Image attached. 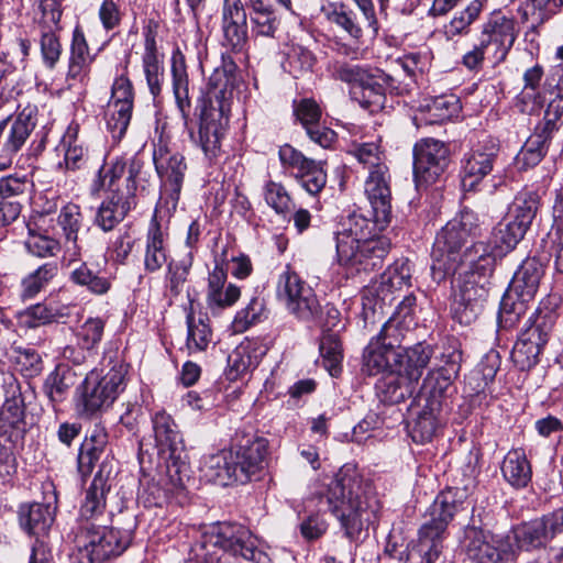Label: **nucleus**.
<instances>
[{
	"label": "nucleus",
	"instance_id": "052dcab7",
	"mask_svg": "<svg viewBox=\"0 0 563 563\" xmlns=\"http://www.w3.org/2000/svg\"><path fill=\"white\" fill-rule=\"evenodd\" d=\"M316 58L313 54L302 46H292L287 53L285 68L294 77H299L312 70Z\"/></svg>",
	"mask_w": 563,
	"mask_h": 563
},
{
	"label": "nucleus",
	"instance_id": "39448f33",
	"mask_svg": "<svg viewBox=\"0 0 563 563\" xmlns=\"http://www.w3.org/2000/svg\"><path fill=\"white\" fill-rule=\"evenodd\" d=\"M267 450V441L256 438L246 444L205 455L200 472L207 481L222 486L245 484L264 468Z\"/></svg>",
	"mask_w": 563,
	"mask_h": 563
},
{
	"label": "nucleus",
	"instance_id": "6e6d98bb",
	"mask_svg": "<svg viewBox=\"0 0 563 563\" xmlns=\"http://www.w3.org/2000/svg\"><path fill=\"white\" fill-rule=\"evenodd\" d=\"M373 68L358 64H350L346 62H335L332 67V76L343 81L354 89L353 93H357L356 89L364 84L368 74Z\"/></svg>",
	"mask_w": 563,
	"mask_h": 563
},
{
	"label": "nucleus",
	"instance_id": "338daca9",
	"mask_svg": "<svg viewBox=\"0 0 563 563\" xmlns=\"http://www.w3.org/2000/svg\"><path fill=\"white\" fill-rule=\"evenodd\" d=\"M258 354H228L225 376L234 382L243 377L260 363Z\"/></svg>",
	"mask_w": 563,
	"mask_h": 563
},
{
	"label": "nucleus",
	"instance_id": "f3484780",
	"mask_svg": "<svg viewBox=\"0 0 563 563\" xmlns=\"http://www.w3.org/2000/svg\"><path fill=\"white\" fill-rule=\"evenodd\" d=\"M156 172L163 183V194L159 210L166 209L173 213L178 205L179 196L187 170L185 157L178 153L163 154L162 148L154 152Z\"/></svg>",
	"mask_w": 563,
	"mask_h": 563
},
{
	"label": "nucleus",
	"instance_id": "f257e3e1",
	"mask_svg": "<svg viewBox=\"0 0 563 563\" xmlns=\"http://www.w3.org/2000/svg\"><path fill=\"white\" fill-rule=\"evenodd\" d=\"M456 488L441 492L424 514L417 541L405 543L400 533L390 531L379 563H434L443 550L448 527L462 506Z\"/></svg>",
	"mask_w": 563,
	"mask_h": 563
},
{
	"label": "nucleus",
	"instance_id": "774afa93",
	"mask_svg": "<svg viewBox=\"0 0 563 563\" xmlns=\"http://www.w3.org/2000/svg\"><path fill=\"white\" fill-rule=\"evenodd\" d=\"M416 310V297L412 294L408 295L397 305L395 312L388 320L406 331H410L417 325Z\"/></svg>",
	"mask_w": 563,
	"mask_h": 563
},
{
	"label": "nucleus",
	"instance_id": "c756f323",
	"mask_svg": "<svg viewBox=\"0 0 563 563\" xmlns=\"http://www.w3.org/2000/svg\"><path fill=\"white\" fill-rule=\"evenodd\" d=\"M543 275V263L536 257H528L515 273L508 289L532 302Z\"/></svg>",
	"mask_w": 563,
	"mask_h": 563
},
{
	"label": "nucleus",
	"instance_id": "8fccbe9b",
	"mask_svg": "<svg viewBox=\"0 0 563 563\" xmlns=\"http://www.w3.org/2000/svg\"><path fill=\"white\" fill-rule=\"evenodd\" d=\"M71 373L65 365H57L44 383V391L53 404L62 402L73 384Z\"/></svg>",
	"mask_w": 563,
	"mask_h": 563
},
{
	"label": "nucleus",
	"instance_id": "5fc2aeb1",
	"mask_svg": "<svg viewBox=\"0 0 563 563\" xmlns=\"http://www.w3.org/2000/svg\"><path fill=\"white\" fill-rule=\"evenodd\" d=\"M268 317L265 300L258 296L253 297L247 306L241 309L233 320L235 331H245L250 325L261 322Z\"/></svg>",
	"mask_w": 563,
	"mask_h": 563
},
{
	"label": "nucleus",
	"instance_id": "69168bd1",
	"mask_svg": "<svg viewBox=\"0 0 563 563\" xmlns=\"http://www.w3.org/2000/svg\"><path fill=\"white\" fill-rule=\"evenodd\" d=\"M132 109L122 107H107L106 123L107 129L111 133L114 141H120L130 124Z\"/></svg>",
	"mask_w": 563,
	"mask_h": 563
},
{
	"label": "nucleus",
	"instance_id": "393cba45",
	"mask_svg": "<svg viewBox=\"0 0 563 563\" xmlns=\"http://www.w3.org/2000/svg\"><path fill=\"white\" fill-rule=\"evenodd\" d=\"M534 316V324L520 333L511 352H541L544 349L554 322V311H544L543 308H538L530 318Z\"/></svg>",
	"mask_w": 563,
	"mask_h": 563
},
{
	"label": "nucleus",
	"instance_id": "dca6fc26",
	"mask_svg": "<svg viewBox=\"0 0 563 563\" xmlns=\"http://www.w3.org/2000/svg\"><path fill=\"white\" fill-rule=\"evenodd\" d=\"M386 224L376 222L375 217L373 220L365 218L362 214L353 213L349 216L341 223L340 230L335 234V239H341L344 246L346 242L352 243L358 241L365 243L366 250L374 252V261L377 263L380 258H385L390 250V242L385 236H377L375 230L377 227L383 229Z\"/></svg>",
	"mask_w": 563,
	"mask_h": 563
},
{
	"label": "nucleus",
	"instance_id": "4d7b16f0",
	"mask_svg": "<svg viewBox=\"0 0 563 563\" xmlns=\"http://www.w3.org/2000/svg\"><path fill=\"white\" fill-rule=\"evenodd\" d=\"M263 195L266 203L278 214L290 212L294 206L289 192L280 183L268 180L264 186Z\"/></svg>",
	"mask_w": 563,
	"mask_h": 563
},
{
	"label": "nucleus",
	"instance_id": "6ab92c4d",
	"mask_svg": "<svg viewBox=\"0 0 563 563\" xmlns=\"http://www.w3.org/2000/svg\"><path fill=\"white\" fill-rule=\"evenodd\" d=\"M515 21L500 13H494L483 24L479 41L486 47L487 57L493 64L503 63L511 49L517 34Z\"/></svg>",
	"mask_w": 563,
	"mask_h": 563
},
{
	"label": "nucleus",
	"instance_id": "7ed1b4c3",
	"mask_svg": "<svg viewBox=\"0 0 563 563\" xmlns=\"http://www.w3.org/2000/svg\"><path fill=\"white\" fill-rule=\"evenodd\" d=\"M235 65L218 67L209 77L207 97L203 100L197 136L191 139L203 151L206 157H214L229 123L230 99L235 86Z\"/></svg>",
	"mask_w": 563,
	"mask_h": 563
},
{
	"label": "nucleus",
	"instance_id": "9b49d317",
	"mask_svg": "<svg viewBox=\"0 0 563 563\" xmlns=\"http://www.w3.org/2000/svg\"><path fill=\"white\" fill-rule=\"evenodd\" d=\"M276 294L286 310L298 320L313 321L320 317L321 305L313 288L289 266L278 277Z\"/></svg>",
	"mask_w": 563,
	"mask_h": 563
},
{
	"label": "nucleus",
	"instance_id": "2eb2a0df",
	"mask_svg": "<svg viewBox=\"0 0 563 563\" xmlns=\"http://www.w3.org/2000/svg\"><path fill=\"white\" fill-rule=\"evenodd\" d=\"M38 109L27 104L15 117H7L3 129V142L0 151V172L9 168L16 153L24 146L37 125Z\"/></svg>",
	"mask_w": 563,
	"mask_h": 563
},
{
	"label": "nucleus",
	"instance_id": "5701e85b",
	"mask_svg": "<svg viewBox=\"0 0 563 563\" xmlns=\"http://www.w3.org/2000/svg\"><path fill=\"white\" fill-rule=\"evenodd\" d=\"M223 44L242 52L247 43L246 11L241 0H223L221 9Z\"/></svg>",
	"mask_w": 563,
	"mask_h": 563
},
{
	"label": "nucleus",
	"instance_id": "09e8293b",
	"mask_svg": "<svg viewBox=\"0 0 563 563\" xmlns=\"http://www.w3.org/2000/svg\"><path fill=\"white\" fill-rule=\"evenodd\" d=\"M514 537L518 548L523 550L541 548L551 540L541 519L516 527L514 529Z\"/></svg>",
	"mask_w": 563,
	"mask_h": 563
},
{
	"label": "nucleus",
	"instance_id": "9d476101",
	"mask_svg": "<svg viewBox=\"0 0 563 563\" xmlns=\"http://www.w3.org/2000/svg\"><path fill=\"white\" fill-rule=\"evenodd\" d=\"M395 374L387 375L379 386L380 400L388 405L402 402L411 397L416 384L429 363L428 354H390Z\"/></svg>",
	"mask_w": 563,
	"mask_h": 563
},
{
	"label": "nucleus",
	"instance_id": "3c124183",
	"mask_svg": "<svg viewBox=\"0 0 563 563\" xmlns=\"http://www.w3.org/2000/svg\"><path fill=\"white\" fill-rule=\"evenodd\" d=\"M57 274V265L55 263H45L29 274L21 283V297L23 299L34 298L43 290L49 280Z\"/></svg>",
	"mask_w": 563,
	"mask_h": 563
},
{
	"label": "nucleus",
	"instance_id": "e433bc0d",
	"mask_svg": "<svg viewBox=\"0 0 563 563\" xmlns=\"http://www.w3.org/2000/svg\"><path fill=\"white\" fill-rule=\"evenodd\" d=\"M194 263V254L188 251L179 261H170L167 265V272L165 275V291L169 300H175L178 296L186 290L191 295H198L196 291L191 292L187 287L188 276Z\"/></svg>",
	"mask_w": 563,
	"mask_h": 563
},
{
	"label": "nucleus",
	"instance_id": "a18cd8bd",
	"mask_svg": "<svg viewBox=\"0 0 563 563\" xmlns=\"http://www.w3.org/2000/svg\"><path fill=\"white\" fill-rule=\"evenodd\" d=\"M540 206V196L532 190L518 192L509 207L510 220L528 229Z\"/></svg>",
	"mask_w": 563,
	"mask_h": 563
},
{
	"label": "nucleus",
	"instance_id": "cd10ccee",
	"mask_svg": "<svg viewBox=\"0 0 563 563\" xmlns=\"http://www.w3.org/2000/svg\"><path fill=\"white\" fill-rule=\"evenodd\" d=\"M395 80L378 68H373L358 88L360 103L372 112L385 107L386 92L395 89Z\"/></svg>",
	"mask_w": 563,
	"mask_h": 563
},
{
	"label": "nucleus",
	"instance_id": "ddd939ff",
	"mask_svg": "<svg viewBox=\"0 0 563 563\" xmlns=\"http://www.w3.org/2000/svg\"><path fill=\"white\" fill-rule=\"evenodd\" d=\"M278 157L282 166L309 195L317 196L324 188L327 184L324 162L309 158L289 144L279 147Z\"/></svg>",
	"mask_w": 563,
	"mask_h": 563
},
{
	"label": "nucleus",
	"instance_id": "a19ab883",
	"mask_svg": "<svg viewBox=\"0 0 563 563\" xmlns=\"http://www.w3.org/2000/svg\"><path fill=\"white\" fill-rule=\"evenodd\" d=\"M78 132V124H69L59 143V148L64 152L65 167L71 170L81 168L88 158V148L79 140Z\"/></svg>",
	"mask_w": 563,
	"mask_h": 563
},
{
	"label": "nucleus",
	"instance_id": "680f3d73",
	"mask_svg": "<svg viewBox=\"0 0 563 563\" xmlns=\"http://www.w3.org/2000/svg\"><path fill=\"white\" fill-rule=\"evenodd\" d=\"M329 20L342 27L351 37L358 40L362 37L365 24L357 19L356 14L344 5L335 8L330 14Z\"/></svg>",
	"mask_w": 563,
	"mask_h": 563
},
{
	"label": "nucleus",
	"instance_id": "6e6552de",
	"mask_svg": "<svg viewBox=\"0 0 563 563\" xmlns=\"http://www.w3.org/2000/svg\"><path fill=\"white\" fill-rule=\"evenodd\" d=\"M128 369L121 355L104 356L102 368L91 371L81 385L82 412L90 416L111 407L125 387Z\"/></svg>",
	"mask_w": 563,
	"mask_h": 563
},
{
	"label": "nucleus",
	"instance_id": "864d4df0",
	"mask_svg": "<svg viewBox=\"0 0 563 563\" xmlns=\"http://www.w3.org/2000/svg\"><path fill=\"white\" fill-rule=\"evenodd\" d=\"M40 30V49L44 65L53 69L58 63L63 47L59 41L58 32L60 29H38Z\"/></svg>",
	"mask_w": 563,
	"mask_h": 563
},
{
	"label": "nucleus",
	"instance_id": "20e7f679",
	"mask_svg": "<svg viewBox=\"0 0 563 563\" xmlns=\"http://www.w3.org/2000/svg\"><path fill=\"white\" fill-rule=\"evenodd\" d=\"M225 552L253 563H271L268 554L258 548L257 538L244 526L232 522L205 532L191 547L186 563H223Z\"/></svg>",
	"mask_w": 563,
	"mask_h": 563
},
{
	"label": "nucleus",
	"instance_id": "ea45409f",
	"mask_svg": "<svg viewBox=\"0 0 563 563\" xmlns=\"http://www.w3.org/2000/svg\"><path fill=\"white\" fill-rule=\"evenodd\" d=\"M54 521L49 505L34 503L22 506L20 509V522L30 534H45Z\"/></svg>",
	"mask_w": 563,
	"mask_h": 563
},
{
	"label": "nucleus",
	"instance_id": "bb28decb",
	"mask_svg": "<svg viewBox=\"0 0 563 563\" xmlns=\"http://www.w3.org/2000/svg\"><path fill=\"white\" fill-rule=\"evenodd\" d=\"M530 302L531 301L521 298V296H517L509 289L506 291L501 298L498 312L499 330L496 334L498 347L504 350L508 349L510 340L505 335V331L516 327L520 319L527 314Z\"/></svg>",
	"mask_w": 563,
	"mask_h": 563
},
{
	"label": "nucleus",
	"instance_id": "4468645a",
	"mask_svg": "<svg viewBox=\"0 0 563 563\" xmlns=\"http://www.w3.org/2000/svg\"><path fill=\"white\" fill-rule=\"evenodd\" d=\"M450 151L442 141L427 137L413 146V176L417 187L435 183L445 172Z\"/></svg>",
	"mask_w": 563,
	"mask_h": 563
},
{
	"label": "nucleus",
	"instance_id": "473e14b6",
	"mask_svg": "<svg viewBox=\"0 0 563 563\" xmlns=\"http://www.w3.org/2000/svg\"><path fill=\"white\" fill-rule=\"evenodd\" d=\"M92 62L93 56L90 54L84 31L77 25L73 31L67 79L82 82L88 76Z\"/></svg>",
	"mask_w": 563,
	"mask_h": 563
},
{
	"label": "nucleus",
	"instance_id": "0eeeda50",
	"mask_svg": "<svg viewBox=\"0 0 563 563\" xmlns=\"http://www.w3.org/2000/svg\"><path fill=\"white\" fill-rule=\"evenodd\" d=\"M155 446L165 467L168 490L183 489L190 478V466L183 434L174 418L165 410L152 416Z\"/></svg>",
	"mask_w": 563,
	"mask_h": 563
},
{
	"label": "nucleus",
	"instance_id": "0e129e2a",
	"mask_svg": "<svg viewBox=\"0 0 563 563\" xmlns=\"http://www.w3.org/2000/svg\"><path fill=\"white\" fill-rule=\"evenodd\" d=\"M438 428L435 408H424L417 417L412 428L411 437L416 442H427L432 439Z\"/></svg>",
	"mask_w": 563,
	"mask_h": 563
},
{
	"label": "nucleus",
	"instance_id": "1a4fd4ad",
	"mask_svg": "<svg viewBox=\"0 0 563 563\" xmlns=\"http://www.w3.org/2000/svg\"><path fill=\"white\" fill-rule=\"evenodd\" d=\"M131 540L132 529L121 530L96 522L80 523L74 538L80 559L88 563H103L121 555Z\"/></svg>",
	"mask_w": 563,
	"mask_h": 563
},
{
	"label": "nucleus",
	"instance_id": "aec40b11",
	"mask_svg": "<svg viewBox=\"0 0 563 563\" xmlns=\"http://www.w3.org/2000/svg\"><path fill=\"white\" fill-rule=\"evenodd\" d=\"M24 399L19 383L11 378L4 384V402L0 409V435L18 441L25 432Z\"/></svg>",
	"mask_w": 563,
	"mask_h": 563
},
{
	"label": "nucleus",
	"instance_id": "13d9d810",
	"mask_svg": "<svg viewBox=\"0 0 563 563\" xmlns=\"http://www.w3.org/2000/svg\"><path fill=\"white\" fill-rule=\"evenodd\" d=\"M360 164L371 169H378V166H387L380 146L376 142L353 143L349 151Z\"/></svg>",
	"mask_w": 563,
	"mask_h": 563
},
{
	"label": "nucleus",
	"instance_id": "a211bd4d",
	"mask_svg": "<svg viewBox=\"0 0 563 563\" xmlns=\"http://www.w3.org/2000/svg\"><path fill=\"white\" fill-rule=\"evenodd\" d=\"M459 292L452 303L453 318L461 324H471L483 310V303L488 297L487 277L462 275Z\"/></svg>",
	"mask_w": 563,
	"mask_h": 563
},
{
	"label": "nucleus",
	"instance_id": "bf43d9fd",
	"mask_svg": "<svg viewBox=\"0 0 563 563\" xmlns=\"http://www.w3.org/2000/svg\"><path fill=\"white\" fill-rule=\"evenodd\" d=\"M549 145L544 144L540 136H530L517 155V165L520 168L537 166L545 156Z\"/></svg>",
	"mask_w": 563,
	"mask_h": 563
},
{
	"label": "nucleus",
	"instance_id": "e2e57ef3",
	"mask_svg": "<svg viewBox=\"0 0 563 563\" xmlns=\"http://www.w3.org/2000/svg\"><path fill=\"white\" fill-rule=\"evenodd\" d=\"M241 297V289L234 284H229L220 289L207 291V305L213 313L232 307Z\"/></svg>",
	"mask_w": 563,
	"mask_h": 563
},
{
	"label": "nucleus",
	"instance_id": "2f4dec72",
	"mask_svg": "<svg viewBox=\"0 0 563 563\" xmlns=\"http://www.w3.org/2000/svg\"><path fill=\"white\" fill-rule=\"evenodd\" d=\"M341 239H335L336 256L341 265L354 268L356 272H372L378 269L383 265L384 258L377 263L374 261V252L366 250L365 243L353 241L347 243L346 252Z\"/></svg>",
	"mask_w": 563,
	"mask_h": 563
},
{
	"label": "nucleus",
	"instance_id": "de8ad7c7",
	"mask_svg": "<svg viewBox=\"0 0 563 563\" xmlns=\"http://www.w3.org/2000/svg\"><path fill=\"white\" fill-rule=\"evenodd\" d=\"M411 265L408 260H398L380 276V292L391 294L411 286Z\"/></svg>",
	"mask_w": 563,
	"mask_h": 563
},
{
	"label": "nucleus",
	"instance_id": "4be33fe9",
	"mask_svg": "<svg viewBox=\"0 0 563 563\" xmlns=\"http://www.w3.org/2000/svg\"><path fill=\"white\" fill-rule=\"evenodd\" d=\"M499 144L493 137L481 141L465 157L463 165V186L474 188L492 170L498 156Z\"/></svg>",
	"mask_w": 563,
	"mask_h": 563
},
{
	"label": "nucleus",
	"instance_id": "412c9836",
	"mask_svg": "<svg viewBox=\"0 0 563 563\" xmlns=\"http://www.w3.org/2000/svg\"><path fill=\"white\" fill-rule=\"evenodd\" d=\"M390 174L387 166L371 169L364 180V194L376 222L387 224L391 214Z\"/></svg>",
	"mask_w": 563,
	"mask_h": 563
},
{
	"label": "nucleus",
	"instance_id": "7c9ffc66",
	"mask_svg": "<svg viewBox=\"0 0 563 563\" xmlns=\"http://www.w3.org/2000/svg\"><path fill=\"white\" fill-rule=\"evenodd\" d=\"M104 464L96 474L90 486L85 493V498L80 507L79 517L82 522H96L106 510V497L110 490L108 478L102 475Z\"/></svg>",
	"mask_w": 563,
	"mask_h": 563
},
{
	"label": "nucleus",
	"instance_id": "c03bdc74",
	"mask_svg": "<svg viewBox=\"0 0 563 563\" xmlns=\"http://www.w3.org/2000/svg\"><path fill=\"white\" fill-rule=\"evenodd\" d=\"M528 229L512 220L500 222L493 232L492 244L499 257L511 252L522 240Z\"/></svg>",
	"mask_w": 563,
	"mask_h": 563
},
{
	"label": "nucleus",
	"instance_id": "603ef678",
	"mask_svg": "<svg viewBox=\"0 0 563 563\" xmlns=\"http://www.w3.org/2000/svg\"><path fill=\"white\" fill-rule=\"evenodd\" d=\"M66 316L67 313L62 309L37 303L21 312L19 321L21 325L33 329L46 323L58 321L60 318Z\"/></svg>",
	"mask_w": 563,
	"mask_h": 563
},
{
	"label": "nucleus",
	"instance_id": "58836bf2",
	"mask_svg": "<svg viewBox=\"0 0 563 563\" xmlns=\"http://www.w3.org/2000/svg\"><path fill=\"white\" fill-rule=\"evenodd\" d=\"M419 120L426 124L442 123L455 117L460 110V100L454 95H442L434 97L422 106Z\"/></svg>",
	"mask_w": 563,
	"mask_h": 563
},
{
	"label": "nucleus",
	"instance_id": "72a5a7b5",
	"mask_svg": "<svg viewBox=\"0 0 563 563\" xmlns=\"http://www.w3.org/2000/svg\"><path fill=\"white\" fill-rule=\"evenodd\" d=\"M134 206L135 199L132 196H124L120 189L113 190L111 197L99 207L96 222L103 231H111Z\"/></svg>",
	"mask_w": 563,
	"mask_h": 563
},
{
	"label": "nucleus",
	"instance_id": "4c0bfd02",
	"mask_svg": "<svg viewBox=\"0 0 563 563\" xmlns=\"http://www.w3.org/2000/svg\"><path fill=\"white\" fill-rule=\"evenodd\" d=\"M501 473L505 481L515 488H525L531 481L532 470L522 449L509 451L504 457Z\"/></svg>",
	"mask_w": 563,
	"mask_h": 563
},
{
	"label": "nucleus",
	"instance_id": "f704fd0d",
	"mask_svg": "<svg viewBox=\"0 0 563 563\" xmlns=\"http://www.w3.org/2000/svg\"><path fill=\"white\" fill-rule=\"evenodd\" d=\"M142 65L148 89L153 97H157L162 91L164 67L162 55L158 53L155 35L152 31L145 33Z\"/></svg>",
	"mask_w": 563,
	"mask_h": 563
},
{
	"label": "nucleus",
	"instance_id": "37998d69",
	"mask_svg": "<svg viewBox=\"0 0 563 563\" xmlns=\"http://www.w3.org/2000/svg\"><path fill=\"white\" fill-rule=\"evenodd\" d=\"M69 280L98 296L107 294L111 288L107 273L95 271L87 263H79L74 267L69 273Z\"/></svg>",
	"mask_w": 563,
	"mask_h": 563
},
{
	"label": "nucleus",
	"instance_id": "f03ea898",
	"mask_svg": "<svg viewBox=\"0 0 563 563\" xmlns=\"http://www.w3.org/2000/svg\"><path fill=\"white\" fill-rule=\"evenodd\" d=\"M325 498L350 541H358L365 526L377 518V501L366 496L362 476L352 465L339 470L328 485Z\"/></svg>",
	"mask_w": 563,
	"mask_h": 563
},
{
	"label": "nucleus",
	"instance_id": "c9c22d12",
	"mask_svg": "<svg viewBox=\"0 0 563 563\" xmlns=\"http://www.w3.org/2000/svg\"><path fill=\"white\" fill-rule=\"evenodd\" d=\"M172 88L177 108L181 117L186 119L189 115L191 100L189 97V78L185 55L176 49L170 58Z\"/></svg>",
	"mask_w": 563,
	"mask_h": 563
},
{
	"label": "nucleus",
	"instance_id": "c85d7f7f",
	"mask_svg": "<svg viewBox=\"0 0 563 563\" xmlns=\"http://www.w3.org/2000/svg\"><path fill=\"white\" fill-rule=\"evenodd\" d=\"M188 327V350L206 351L211 343V331L205 323L200 312V302L196 295L188 291V303L183 306Z\"/></svg>",
	"mask_w": 563,
	"mask_h": 563
},
{
	"label": "nucleus",
	"instance_id": "a878e982",
	"mask_svg": "<svg viewBox=\"0 0 563 563\" xmlns=\"http://www.w3.org/2000/svg\"><path fill=\"white\" fill-rule=\"evenodd\" d=\"M498 258L500 257L493 245L484 242L474 243L464 249L461 257V269L456 274L461 277L462 275L487 277L493 273Z\"/></svg>",
	"mask_w": 563,
	"mask_h": 563
},
{
	"label": "nucleus",
	"instance_id": "79ce46f5",
	"mask_svg": "<svg viewBox=\"0 0 563 563\" xmlns=\"http://www.w3.org/2000/svg\"><path fill=\"white\" fill-rule=\"evenodd\" d=\"M82 216L80 208L75 203L64 206L58 216V224L63 230L65 239L71 246H67L70 263L80 257V247L77 244L78 231L81 227Z\"/></svg>",
	"mask_w": 563,
	"mask_h": 563
},
{
	"label": "nucleus",
	"instance_id": "f8f14e48",
	"mask_svg": "<svg viewBox=\"0 0 563 563\" xmlns=\"http://www.w3.org/2000/svg\"><path fill=\"white\" fill-rule=\"evenodd\" d=\"M462 548L476 563H516V552L508 540L475 526L465 528Z\"/></svg>",
	"mask_w": 563,
	"mask_h": 563
},
{
	"label": "nucleus",
	"instance_id": "b1692460",
	"mask_svg": "<svg viewBox=\"0 0 563 563\" xmlns=\"http://www.w3.org/2000/svg\"><path fill=\"white\" fill-rule=\"evenodd\" d=\"M156 210L155 213H157ZM169 249H168V232L163 229L157 220V214H154L144 242L143 251V265L146 273L153 274L168 265Z\"/></svg>",
	"mask_w": 563,
	"mask_h": 563
},
{
	"label": "nucleus",
	"instance_id": "49530a36",
	"mask_svg": "<svg viewBox=\"0 0 563 563\" xmlns=\"http://www.w3.org/2000/svg\"><path fill=\"white\" fill-rule=\"evenodd\" d=\"M405 332H407L405 329L388 320L379 334L367 344L365 352H393L397 349L408 352L409 347L402 346Z\"/></svg>",
	"mask_w": 563,
	"mask_h": 563
},
{
	"label": "nucleus",
	"instance_id": "423d86ee",
	"mask_svg": "<svg viewBox=\"0 0 563 563\" xmlns=\"http://www.w3.org/2000/svg\"><path fill=\"white\" fill-rule=\"evenodd\" d=\"M478 231V218L471 210H463L437 234L431 257L432 279L438 284L461 269V257L471 236Z\"/></svg>",
	"mask_w": 563,
	"mask_h": 563
}]
</instances>
